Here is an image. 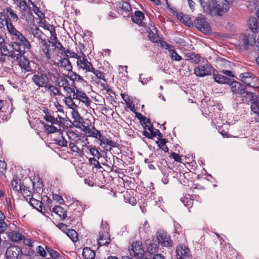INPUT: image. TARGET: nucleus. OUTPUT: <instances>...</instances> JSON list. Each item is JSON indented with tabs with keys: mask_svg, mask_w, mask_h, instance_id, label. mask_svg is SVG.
I'll return each instance as SVG.
<instances>
[{
	"mask_svg": "<svg viewBox=\"0 0 259 259\" xmlns=\"http://www.w3.org/2000/svg\"><path fill=\"white\" fill-rule=\"evenodd\" d=\"M9 33L11 34L12 39L11 46L14 50L11 54V58L14 60H18L23 55L26 50L31 48V45L25 36L15 27L10 25Z\"/></svg>",
	"mask_w": 259,
	"mask_h": 259,
	"instance_id": "1",
	"label": "nucleus"
},
{
	"mask_svg": "<svg viewBox=\"0 0 259 259\" xmlns=\"http://www.w3.org/2000/svg\"><path fill=\"white\" fill-rule=\"evenodd\" d=\"M200 3L204 11L212 16H222L230 9L227 0H200Z\"/></svg>",
	"mask_w": 259,
	"mask_h": 259,
	"instance_id": "2",
	"label": "nucleus"
},
{
	"mask_svg": "<svg viewBox=\"0 0 259 259\" xmlns=\"http://www.w3.org/2000/svg\"><path fill=\"white\" fill-rule=\"evenodd\" d=\"M60 75L57 69L52 67L34 74L32 77V80L39 88L45 89L50 82H56L59 79Z\"/></svg>",
	"mask_w": 259,
	"mask_h": 259,
	"instance_id": "3",
	"label": "nucleus"
},
{
	"mask_svg": "<svg viewBox=\"0 0 259 259\" xmlns=\"http://www.w3.org/2000/svg\"><path fill=\"white\" fill-rule=\"evenodd\" d=\"M42 112L44 114V118L50 123H54L61 126H70L71 123V120L67 117L65 114H61L62 113L54 112L44 107Z\"/></svg>",
	"mask_w": 259,
	"mask_h": 259,
	"instance_id": "4",
	"label": "nucleus"
},
{
	"mask_svg": "<svg viewBox=\"0 0 259 259\" xmlns=\"http://www.w3.org/2000/svg\"><path fill=\"white\" fill-rule=\"evenodd\" d=\"M256 36L253 34H240L236 36L233 44L240 52L246 51L249 46L256 44Z\"/></svg>",
	"mask_w": 259,
	"mask_h": 259,
	"instance_id": "5",
	"label": "nucleus"
},
{
	"mask_svg": "<svg viewBox=\"0 0 259 259\" xmlns=\"http://www.w3.org/2000/svg\"><path fill=\"white\" fill-rule=\"evenodd\" d=\"M50 123L51 124L42 123L44 124L45 131L48 134L58 133L59 136L54 140V142L56 144L60 147H67V141L63 137L64 130L61 128V126H59V128H58L57 126H56L55 125L56 123Z\"/></svg>",
	"mask_w": 259,
	"mask_h": 259,
	"instance_id": "6",
	"label": "nucleus"
},
{
	"mask_svg": "<svg viewBox=\"0 0 259 259\" xmlns=\"http://www.w3.org/2000/svg\"><path fill=\"white\" fill-rule=\"evenodd\" d=\"M50 38L52 41L46 39V44L48 47H47L48 49V53H43L45 55L46 57L48 59L49 61H53V60L52 59V55L56 51V49H58L59 51H62V50H64V48L61 44L59 42V41L57 39L55 32L50 33Z\"/></svg>",
	"mask_w": 259,
	"mask_h": 259,
	"instance_id": "7",
	"label": "nucleus"
},
{
	"mask_svg": "<svg viewBox=\"0 0 259 259\" xmlns=\"http://www.w3.org/2000/svg\"><path fill=\"white\" fill-rule=\"evenodd\" d=\"M66 134L69 140V142L67 141V142L69 144V147L70 150L73 152L79 153L80 149L76 144L80 140L81 135L72 130H67L66 131Z\"/></svg>",
	"mask_w": 259,
	"mask_h": 259,
	"instance_id": "8",
	"label": "nucleus"
},
{
	"mask_svg": "<svg viewBox=\"0 0 259 259\" xmlns=\"http://www.w3.org/2000/svg\"><path fill=\"white\" fill-rule=\"evenodd\" d=\"M214 71V68L209 64L198 65L195 67L194 73L198 77H203L211 74Z\"/></svg>",
	"mask_w": 259,
	"mask_h": 259,
	"instance_id": "9",
	"label": "nucleus"
},
{
	"mask_svg": "<svg viewBox=\"0 0 259 259\" xmlns=\"http://www.w3.org/2000/svg\"><path fill=\"white\" fill-rule=\"evenodd\" d=\"M129 252L132 256L135 259H143L145 256V251L142 247V244L140 242H136L132 243Z\"/></svg>",
	"mask_w": 259,
	"mask_h": 259,
	"instance_id": "10",
	"label": "nucleus"
},
{
	"mask_svg": "<svg viewBox=\"0 0 259 259\" xmlns=\"http://www.w3.org/2000/svg\"><path fill=\"white\" fill-rule=\"evenodd\" d=\"M156 238L158 243L162 246L170 247L172 245L170 236L163 231L160 230L157 232Z\"/></svg>",
	"mask_w": 259,
	"mask_h": 259,
	"instance_id": "11",
	"label": "nucleus"
},
{
	"mask_svg": "<svg viewBox=\"0 0 259 259\" xmlns=\"http://www.w3.org/2000/svg\"><path fill=\"white\" fill-rule=\"evenodd\" d=\"M97 139L100 142V145L102 146L103 149L106 151H110L113 147H118L119 144L116 142L110 140L106 136L100 133L98 136Z\"/></svg>",
	"mask_w": 259,
	"mask_h": 259,
	"instance_id": "12",
	"label": "nucleus"
},
{
	"mask_svg": "<svg viewBox=\"0 0 259 259\" xmlns=\"http://www.w3.org/2000/svg\"><path fill=\"white\" fill-rule=\"evenodd\" d=\"M32 33L38 42L41 50L43 52L48 53L47 44H46V36L38 28L33 30Z\"/></svg>",
	"mask_w": 259,
	"mask_h": 259,
	"instance_id": "13",
	"label": "nucleus"
},
{
	"mask_svg": "<svg viewBox=\"0 0 259 259\" xmlns=\"http://www.w3.org/2000/svg\"><path fill=\"white\" fill-rule=\"evenodd\" d=\"M52 61H49L48 59L46 58V61L49 63H52L53 64L56 65L59 68H62L66 71H69L72 70V67L70 62L65 57L60 59H58V61H56L54 58V54L52 55Z\"/></svg>",
	"mask_w": 259,
	"mask_h": 259,
	"instance_id": "14",
	"label": "nucleus"
},
{
	"mask_svg": "<svg viewBox=\"0 0 259 259\" xmlns=\"http://www.w3.org/2000/svg\"><path fill=\"white\" fill-rule=\"evenodd\" d=\"M73 98L78 100L80 102H81L87 106H90L92 103L91 100L87 96L86 93L77 88H75V93H74Z\"/></svg>",
	"mask_w": 259,
	"mask_h": 259,
	"instance_id": "15",
	"label": "nucleus"
},
{
	"mask_svg": "<svg viewBox=\"0 0 259 259\" xmlns=\"http://www.w3.org/2000/svg\"><path fill=\"white\" fill-rule=\"evenodd\" d=\"M4 12L7 20V30L10 32V25L13 27H15L12 24V22H16L18 19V17L16 13L10 8L8 7L4 9Z\"/></svg>",
	"mask_w": 259,
	"mask_h": 259,
	"instance_id": "16",
	"label": "nucleus"
},
{
	"mask_svg": "<svg viewBox=\"0 0 259 259\" xmlns=\"http://www.w3.org/2000/svg\"><path fill=\"white\" fill-rule=\"evenodd\" d=\"M23 254L20 247L16 246H11L6 251V256L7 259H21Z\"/></svg>",
	"mask_w": 259,
	"mask_h": 259,
	"instance_id": "17",
	"label": "nucleus"
},
{
	"mask_svg": "<svg viewBox=\"0 0 259 259\" xmlns=\"http://www.w3.org/2000/svg\"><path fill=\"white\" fill-rule=\"evenodd\" d=\"M240 76L241 77L242 81L249 87L253 88L258 87V83H256L257 81V78L250 73L245 72L241 74Z\"/></svg>",
	"mask_w": 259,
	"mask_h": 259,
	"instance_id": "18",
	"label": "nucleus"
},
{
	"mask_svg": "<svg viewBox=\"0 0 259 259\" xmlns=\"http://www.w3.org/2000/svg\"><path fill=\"white\" fill-rule=\"evenodd\" d=\"M81 57L77 60V64L79 68L85 70L87 72H90L93 69V66L86 58L85 55L80 52Z\"/></svg>",
	"mask_w": 259,
	"mask_h": 259,
	"instance_id": "19",
	"label": "nucleus"
},
{
	"mask_svg": "<svg viewBox=\"0 0 259 259\" xmlns=\"http://www.w3.org/2000/svg\"><path fill=\"white\" fill-rule=\"evenodd\" d=\"M195 26L204 33L210 32V29L208 23L204 17H198L195 21Z\"/></svg>",
	"mask_w": 259,
	"mask_h": 259,
	"instance_id": "20",
	"label": "nucleus"
},
{
	"mask_svg": "<svg viewBox=\"0 0 259 259\" xmlns=\"http://www.w3.org/2000/svg\"><path fill=\"white\" fill-rule=\"evenodd\" d=\"M230 87L231 91L235 95H242L245 93V86L240 82L234 80L230 83Z\"/></svg>",
	"mask_w": 259,
	"mask_h": 259,
	"instance_id": "21",
	"label": "nucleus"
},
{
	"mask_svg": "<svg viewBox=\"0 0 259 259\" xmlns=\"http://www.w3.org/2000/svg\"><path fill=\"white\" fill-rule=\"evenodd\" d=\"M223 106L221 103H215L214 102H212L208 107L209 111L208 113H207V111L205 110L203 114H205L206 115H208L209 117H212L213 114H215L216 113H218L219 111L221 110Z\"/></svg>",
	"mask_w": 259,
	"mask_h": 259,
	"instance_id": "22",
	"label": "nucleus"
},
{
	"mask_svg": "<svg viewBox=\"0 0 259 259\" xmlns=\"http://www.w3.org/2000/svg\"><path fill=\"white\" fill-rule=\"evenodd\" d=\"M176 252L178 259H186L189 256L190 250L186 246L179 245L177 247Z\"/></svg>",
	"mask_w": 259,
	"mask_h": 259,
	"instance_id": "23",
	"label": "nucleus"
},
{
	"mask_svg": "<svg viewBox=\"0 0 259 259\" xmlns=\"http://www.w3.org/2000/svg\"><path fill=\"white\" fill-rule=\"evenodd\" d=\"M81 130L84 132L87 137H91L97 138L100 133V131L97 130L94 126H90L89 125H82Z\"/></svg>",
	"mask_w": 259,
	"mask_h": 259,
	"instance_id": "24",
	"label": "nucleus"
},
{
	"mask_svg": "<svg viewBox=\"0 0 259 259\" xmlns=\"http://www.w3.org/2000/svg\"><path fill=\"white\" fill-rule=\"evenodd\" d=\"M144 18V14L139 11L135 12L134 15L132 16L133 21L140 26H144V23L143 20Z\"/></svg>",
	"mask_w": 259,
	"mask_h": 259,
	"instance_id": "25",
	"label": "nucleus"
},
{
	"mask_svg": "<svg viewBox=\"0 0 259 259\" xmlns=\"http://www.w3.org/2000/svg\"><path fill=\"white\" fill-rule=\"evenodd\" d=\"M53 82H50L45 89L46 91L49 92L51 96H60L62 95L59 88L53 85Z\"/></svg>",
	"mask_w": 259,
	"mask_h": 259,
	"instance_id": "26",
	"label": "nucleus"
},
{
	"mask_svg": "<svg viewBox=\"0 0 259 259\" xmlns=\"http://www.w3.org/2000/svg\"><path fill=\"white\" fill-rule=\"evenodd\" d=\"M158 245L153 240L147 241L146 251L150 254L154 253L158 251Z\"/></svg>",
	"mask_w": 259,
	"mask_h": 259,
	"instance_id": "27",
	"label": "nucleus"
},
{
	"mask_svg": "<svg viewBox=\"0 0 259 259\" xmlns=\"http://www.w3.org/2000/svg\"><path fill=\"white\" fill-rule=\"evenodd\" d=\"M146 129H147L150 132H148L146 131H144L143 132V134L146 137L149 139H152L153 137H156L158 133L159 135L161 134L159 130H156V131L154 132L152 125H147V128Z\"/></svg>",
	"mask_w": 259,
	"mask_h": 259,
	"instance_id": "28",
	"label": "nucleus"
},
{
	"mask_svg": "<svg viewBox=\"0 0 259 259\" xmlns=\"http://www.w3.org/2000/svg\"><path fill=\"white\" fill-rule=\"evenodd\" d=\"M61 51V54L63 57H65L68 59V57L73 58L77 59L78 60L81 57V54L80 52L77 54L74 52L71 51L70 50L67 49L66 50H62Z\"/></svg>",
	"mask_w": 259,
	"mask_h": 259,
	"instance_id": "29",
	"label": "nucleus"
},
{
	"mask_svg": "<svg viewBox=\"0 0 259 259\" xmlns=\"http://www.w3.org/2000/svg\"><path fill=\"white\" fill-rule=\"evenodd\" d=\"M110 242L109 235L107 232H104L100 234L98 239V244L100 246L106 245Z\"/></svg>",
	"mask_w": 259,
	"mask_h": 259,
	"instance_id": "30",
	"label": "nucleus"
},
{
	"mask_svg": "<svg viewBox=\"0 0 259 259\" xmlns=\"http://www.w3.org/2000/svg\"><path fill=\"white\" fill-rule=\"evenodd\" d=\"M32 3L30 0H20V2L18 3L17 6L22 10L29 11L31 5H32Z\"/></svg>",
	"mask_w": 259,
	"mask_h": 259,
	"instance_id": "31",
	"label": "nucleus"
},
{
	"mask_svg": "<svg viewBox=\"0 0 259 259\" xmlns=\"http://www.w3.org/2000/svg\"><path fill=\"white\" fill-rule=\"evenodd\" d=\"M53 212L58 215L61 220H64L67 217L66 212L61 206H55L53 209Z\"/></svg>",
	"mask_w": 259,
	"mask_h": 259,
	"instance_id": "32",
	"label": "nucleus"
},
{
	"mask_svg": "<svg viewBox=\"0 0 259 259\" xmlns=\"http://www.w3.org/2000/svg\"><path fill=\"white\" fill-rule=\"evenodd\" d=\"M82 256L84 259H94L95 256V252L90 248L84 247L82 251Z\"/></svg>",
	"mask_w": 259,
	"mask_h": 259,
	"instance_id": "33",
	"label": "nucleus"
},
{
	"mask_svg": "<svg viewBox=\"0 0 259 259\" xmlns=\"http://www.w3.org/2000/svg\"><path fill=\"white\" fill-rule=\"evenodd\" d=\"M17 61H19V65L22 69L26 71H29V61L27 59L25 58L23 55H22L21 58Z\"/></svg>",
	"mask_w": 259,
	"mask_h": 259,
	"instance_id": "34",
	"label": "nucleus"
},
{
	"mask_svg": "<svg viewBox=\"0 0 259 259\" xmlns=\"http://www.w3.org/2000/svg\"><path fill=\"white\" fill-rule=\"evenodd\" d=\"M181 201L184 205L188 208H191L193 205V199L191 196L189 194H186L183 197H181Z\"/></svg>",
	"mask_w": 259,
	"mask_h": 259,
	"instance_id": "35",
	"label": "nucleus"
},
{
	"mask_svg": "<svg viewBox=\"0 0 259 259\" xmlns=\"http://www.w3.org/2000/svg\"><path fill=\"white\" fill-rule=\"evenodd\" d=\"M8 236L12 240L15 242H19L24 239V236L23 235L16 231L10 232Z\"/></svg>",
	"mask_w": 259,
	"mask_h": 259,
	"instance_id": "36",
	"label": "nucleus"
},
{
	"mask_svg": "<svg viewBox=\"0 0 259 259\" xmlns=\"http://www.w3.org/2000/svg\"><path fill=\"white\" fill-rule=\"evenodd\" d=\"M13 52L10 51L8 49L7 46L6 45H2L0 48V60L3 61L4 60V56H9L11 57V54H13Z\"/></svg>",
	"mask_w": 259,
	"mask_h": 259,
	"instance_id": "37",
	"label": "nucleus"
},
{
	"mask_svg": "<svg viewBox=\"0 0 259 259\" xmlns=\"http://www.w3.org/2000/svg\"><path fill=\"white\" fill-rule=\"evenodd\" d=\"M166 50H169V54L170 58L173 60L176 61H179L182 59L181 56H180L175 50H170V47L169 45L166 44V47L165 48Z\"/></svg>",
	"mask_w": 259,
	"mask_h": 259,
	"instance_id": "38",
	"label": "nucleus"
},
{
	"mask_svg": "<svg viewBox=\"0 0 259 259\" xmlns=\"http://www.w3.org/2000/svg\"><path fill=\"white\" fill-rule=\"evenodd\" d=\"M214 81L219 83H229L230 79L223 75L213 74Z\"/></svg>",
	"mask_w": 259,
	"mask_h": 259,
	"instance_id": "39",
	"label": "nucleus"
},
{
	"mask_svg": "<svg viewBox=\"0 0 259 259\" xmlns=\"http://www.w3.org/2000/svg\"><path fill=\"white\" fill-rule=\"evenodd\" d=\"M150 27L149 28V37L153 42H157L158 40V36L156 34L157 30L154 25L153 26L152 24H150Z\"/></svg>",
	"mask_w": 259,
	"mask_h": 259,
	"instance_id": "40",
	"label": "nucleus"
},
{
	"mask_svg": "<svg viewBox=\"0 0 259 259\" xmlns=\"http://www.w3.org/2000/svg\"><path fill=\"white\" fill-rule=\"evenodd\" d=\"M248 25L249 28L253 32L257 31L258 28V21L255 18H251L248 20Z\"/></svg>",
	"mask_w": 259,
	"mask_h": 259,
	"instance_id": "41",
	"label": "nucleus"
},
{
	"mask_svg": "<svg viewBox=\"0 0 259 259\" xmlns=\"http://www.w3.org/2000/svg\"><path fill=\"white\" fill-rule=\"evenodd\" d=\"M73 99H75V98H73V96H72L71 97H66L64 100L65 105L72 110L77 109V107L74 102Z\"/></svg>",
	"mask_w": 259,
	"mask_h": 259,
	"instance_id": "42",
	"label": "nucleus"
},
{
	"mask_svg": "<svg viewBox=\"0 0 259 259\" xmlns=\"http://www.w3.org/2000/svg\"><path fill=\"white\" fill-rule=\"evenodd\" d=\"M242 95V98H240L239 100L237 99L238 102H242L243 101L249 102L252 101L254 98V94L253 93L250 92H246L245 91V93H243Z\"/></svg>",
	"mask_w": 259,
	"mask_h": 259,
	"instance_id": "43",
	"label": "nucleus"
},
{
	"mask_svg": "<svg viewBox=\"0 0 259 259\" xmlns=\"http://www.w3.org/2000/svg\"><path fill=\"white\" fill-rule=\"evenodd\" d=\"M66 233L72 241L76 242L77 240L78 234L75 230L73 229H66Z\"/></svg>",
	"mask_w": 259,
	"mask_h": 259,
	"instance_id": "44",
	"label": "nucleus"
},
{
	"mask_svg": "<svg viewBox=\"0 0 259 259\" xmlns=\"http://www.w3.org/2000/svg\"><path fill=\"white\" fill-rule=\"evenodd\" d=\"M11 186L13 189L16 191H19L22 188V186L20 185V182L14 177L11 181Z\"/></svg>",
	"mask_w": 259,
	"mask_h": 259,
	"instance_id": "45",
	"label": "nucleus"
},
{
	"mask_svg": "<svg viewBox=\"0 0 259 259\" xmlns=\"http://www.w3.org/2000/svg\"><path fill=\"white\" fill-rule=\"evenodd\" d=\"M5 219V215L0 211V233H3L7 228V225L4 222Z\"/></svg>",
	"mask_w": 259,
	"mask_h": 259,
	"instance_id": "46",
	"label": "nucleus"
},
{
	"mask_svg": "<svg viewBox=\"0 0 259 259\" xmlns=\"http://www.w3.org/2000/svg\"><path fill=\"white\" fill-rule=\"evenodd\" d=\"M187 60H190L192 63L198 64L200 62L201 57L199 55L193 53L188 56Z\"/></svg>",
	"mask_w": 259,
	"mask_h": 259,
	"instance_id": "47",
	"label": "nucleus"
},
{
	"mask_svg": "<svg viewBox=\"0 0 259 259\" xmlns=\"http://www.w3.org/2000/svg\"><path fill=\"white\" fill-rule=\"evenodd\" d=\"M251 108L254 113L259 112V96L255 97L254 101L251 104Z\"/></svg>",
	"mask_w": 259,
	"mask_h": 259,
	"instance_id": "48",
	"label": "nucleus"
},
{
	"mask_svg": "<svg viewBox=\"0 0 259 259\" xmlns=\"http://www.w3.org/2000/svg\"><path fill=\"white\" fill-rule=\"evenodd\" d=\"M47 252L49 254L51 259H59V255L58 252L53 250L52 248L46 246Z\"/></svg>",
	"mask_w": 259,
	"mask_h": 259,
	"instance_id": "49",
	"label": "nucleus"
},
{
	"mask_svg": "<svg viewBox=\"0 0 259 259\" xmlns=\"http://www.w3.org/2000/svg\"><path fill=\"white\" fill-rule=\"evenodd\" d=\"M29 203L32 206L38 210H39V208L41 207V202L34 198H31L30 199Z\"/></svg>",
	"mask_w": 259,
	"mask_h": 259,
	"instance_id": "50",
	"label": "nucleus"
},
{
	"mask_svg": "<svg viewBox=\"0 0 259 259\" xmlns=\"http://www.w3.org/2000/svg\"><path fill=\"white\" fill-rule=\"evenodd\" d=\"M39 26L43 27L44 29L49 31L50 33H55V28L52 25L46 24L45 22H40Z\"/></svg>",
	"mask_w": 259,
	"mask_h": 259,
	"instance_id": "51",
	"label": "nucleus"
},
{
	"mask_svg": "<svg viewBox=\"0 0 259 259\" xmlns=\"http://www.w3.org/2000/svg\"><path fill=\"white\" fill-rule=\"evenodd\" d=\"M7 22L4 12H0V28H4L5 26L7 27Z\"/></svg>",
	"mask_w": 259,
	"mask_h": 259,
	"instance_id": "52",
	"label": "nucleus"
},
{
	"mask_svg": "<svg viewBox=\"0 0 259 259\" xmlns=\"http://www.w3.org/2000/svg\"><path fill=\"white\" fill-rule=\"evenodd\" d=\"M72 117L74 119V121L76 120L77 122H79L80 121H83V119L80 116L76 109H73L71 112Z\"/></svg>",
	"mask_w": 259,
	"mask_h": 259,
	"instance_id": "53",
	"label": "nucleus"
},
{
	"mask_svg": "<svg viewBox=\"0 0 259 259\" xmlns=\"http://www.w3.org/2000/svg\"><path fill=\"white\" fill-rule=\"evenodd\" d=\"M90 151V153L92 154V156L95 158H97L99 159L101 157V154L99 151L95 147H91L89 148Z\"/></svg>",
	"mask_w": 259,
	"mask_h": 259,
	"instance_id": "54",
	"label": "nucleus"
},
{
	"mask_svg": "<svg viewBox=\"0 0 259 259\" xmlns=\"http://www.w3.org/2000/svg\"><path fill=\"white\" fill-rule=\"evenodd\" d=\"M75 88L76 87L72 89L70 87V84L67 87H65L63 90L66 93V97H71L73 96L74 93H75Z\"/></svg>",
	"mask_w": 259,
	"mask_h": 259,
	"instance_id": "55",
	"label": "nucleus"
},
{
	"mask_svg": "<svg viewBox=\"0 0 259 259\" xmlns=\"http://www.w3.org/2000/svg\"><path fill=\"white\" fill-rule=\"evenodd\" d=\"M97 159V158L95 157L90 158L89 159V163L90 164L94 165V167L100 168L101 167V166Z\"/></svg>",
	"mask_w": 259,
	"mask_h": 259,
	"instance_id": "56",
	"label": "nucleus"
},
{
	"mask_svg": "<svg viewBox=\"0 0 259 259\" xmlns=\"http://www.w3.org/2000/svg\"><path fill=\"white\" fill-rule=\"evenodd\" d=\"M121 8L125 12L130 13L132 8L128 2L124 1L122 2Z\"/></svg>",
	"mask_w": 259,
	"mask_h": 259,
	"instance_id": "57",
	"label": "nucleus"
},
{
	"mask_svg": "<svg viewBox=\"0 0 259 259\" xmlns=\"http://www.w3.org/2000/svg\"><path fill=\"white\" fill-rule=\"evenodd\" d=\"M20 191L25 197H30L32 195L31 192L28 190L25 186H22V188Z\"/></svg>",
	"mask_w": 259,
	"mask_h": 259,
	"instance_id": "58",
	"label": "nucleus"
},
{
	"mask_svg": "<svg viewBox=\"0 0 259 259\" xmlns=\"http://www.w3.org/2000/svg\"><path fill=\"white\" fill-rule=\"evenodd\" d=\"M71 79L73 81H76L80 82L84 81L81 76L74 72H73L72 74L71 75Z\"/></svg>",
	"mask_w": 259,
	"mask_h": 259,
	"instance_id": "59",
	"label": "nucleus"
},
{
	"mask_svg": "<svg viewBox=\"0 0 259 259\" xmlns=\"http://www.w3.org/2000/svg\"><path fill=\"white\" fill-rule=\"evenodd\" d=\"M56 82H58V87L60 88H62L63 90L65 87H67L69 85L68 81L66 79L62 80V81H59L58 79Z\"/></svg>",
	"mask_w": 259,
	"mask_h": 259,
	"instance_id": "60",
	"label": "nucleus"
},
{
	"mask_svg": "<svg viewBox=\"0 0 259 259\" xmlns=\"http://www.w3.org/2000/svg\"><path fill=\"white\" fill-rule=\"evenodd\" d=\"M53 198L54 200L56 201L59 204H63L64 202V200L62 196L57 194H54L53 195Z\"/></svg>",
	"mask_w": 259,
	"mask_h": 259,
	"instance_id": "61",
	"label": "nucleus"
},
{
	"mask_svg": "<svg viewBox=\"0 0 259 259\" xmlns=\"http://www.w3.org/2000/svg\"><path fill=\"white\" fill-rule=\"evenodd\" d=\"M90 72H93L99 79H102L104 77V75L101 72L98 70L95 69L94 67Z\"/></svg>",
	"mask_w": 259,
	"mask_h": 259,
	"instance_id": "62",
	"label": "nucleus"
},
{
	"mask_svg": "<svg viewBox=\"0 0 259 259\" xmlns=\"http://www.w3.org/2000/svg\"><path fill=\"white\" fill-rule=\"evenodd\" d=\"M37 251L39 254L42 256H45L47 254V249L45 250L42 246H38L37 248Z\"/></svg>",
	"mask_w": 259,
	"mask_h": 259,
	"instance_id": "63",
	"label": "nucleus"
},
{
	"mask_svg": "<svg viewBox=\"0 0 259 259\" xmlns=\"http://www.w3.org/2000/svg\"><path fill=\"white\" fill-rule=\"evenodd\" d=\"M158 146L162 149L165 152H167L168 151V149L167 147L165 145V142L163 140H161L160 141L157 142Z\"/></svg>",
	"mask_w": 259,
	"mask_h": 259,
	"instance_id": "64",
	"label": "nucleus"
}]
</instances>
